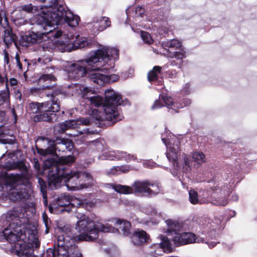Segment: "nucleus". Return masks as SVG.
I'll use <instances>...</instances> for the list:
<instances>
[{"label":"nucleus","instance_id":"c756f323","mask_svg":"<svg viewBox=\"0 0 257 257\" xmlns=\"http://www.w3.org/2000/svg\"><path fill=\"white\" fill-rule=\"evenodd\" d=\"M79 177L82 179L81 183L86 184V186L84 188H87L88 186L92 184L93 178L92 175L87 172H79Z\"/></svg>","mask_w":257,"mask_h":257},{"label":"nucleus","instance_id":"79ce46f5","mask_svg":"<svg viewBox=\"0 0 257 257\" xmlns=\"http://www.w3.org/2000/svg\"><path fill=\"white\" fill-rule=\"evenodd\" d=\"M89 147L96 152H99L102 150L103 144L100 141L96 140L89 143Z\"/></svg>","mask_w":257,"mask_h":257},{"label":"nucleus","instance_id":"052dcab7","mask_svg":"<svg viewBox=\"0 0 257 257\" xmlns=\"http://www.w3.org/2000/svg\"><path fill=\"white\" fill-rule=\"evenodd\" d=\"M207 243L208 244L209 247L210 248L214 247L216 245V242L214 241L208 242Z\"/></svg>","mask_w":257,"mask_h":257},{"label":"nucleus","instance_id":"473e14b6","mask_svg":"<svg viewBox=\"0 0 257 257\" xmlns=\"http://www.w3.org/2000/svg\"><path fill=\"white\" fill-rule=\"evenodd\" d=\"M162 45L163 46L172 48L177 50L180 48L182 46V43L180 41L177 39H172L163 41Z\"/></svg>","mask_w":257,"mask_h":257},{"label":"nucleus","instance_id":"58836bf2","mask_svg":"<svg viewBox=\"0 0 257 257\" xmlns=\"http://www.w3.org/2000/svg\"><path fill=\"white\" fill-rule=\"evenodd\" d=\"M9 23L6 13L3 10H0V27L4 29L9 27Z\"/></svg>","mask_w":257,"mask_h":257},{"label":"nucleus","instance_id":"bf43d9fd","mask_svg":"<svg viewBox=\"0 0 257 257\" xmlns=\"http://www.w3.org/2000/svg\"><path fill=\"white\" fill-rule=\"evenodd\" d=\"M62 32L61 31L58 30L55 32V34L53 35V36L56 38H58L62 35Z\"/></svg>","mask_w":257,"mask_h":257},{"label":"nucleus","instance_id":"f704fd0d","mask_svg":"<svg viewBox=\"0 0 257 257\" xmlns=\"http://www.w3.org/2000/svg\"><path fill=\"white\" fill-rule=\"evenodd\" d=\"M98 23L100 27V30L102 31L105 30L106 28L110 27L111 21L110 18L106 17H98Z\"/></svg>","mask_w":257,"mask_h":257},{"label":"nucleus","instance_id":"b1692460","mask_svg":"<svg viewBox=\"0 0 257 257\" xmlns=\"http://www.w3.org/2000/svg\"><path fill=\"white\" fill-rule=\"evenodd\" d=\"M161 242L158 244H155L151 246V247L156 248H161L165 251L170 252L172 250V245L170 242V240L167 237L165 236H160Z\"/></svg>","mask_w":257,"mask_h":257},{"label":"nucleus","instance_id":"f03ea898","mask_svg":"<svg viewBox=\"0 0 257 257\" xmlns=\"http://www.w3.org/2000/svg\"><path fill=\"white\" fill-rule=\"evenodd\" d=\"M75 161L73 156L61 157L58 162L55 163L53 159L44 162V166L47 168L48 184L51 189H56L62 185L63 181L69 190H77L84 188L86 184L81 183L79 172H72L68 167Z\"/></svg>","mask_w":257,"mask_h":257},{"label":"nucleus","instance_id":"774afa93","mask_svg":"<svg viewBox=\"0 0 257 257\" xmlns=\"http://www.w3.org/2000/svg\"><path fill=\"white\" fill-rule=\"evenodd\" d=\"M51 253H52V257H55V252L53 251H51Z\"/></svg>","mask_w":257,"mask_h":257},{"label":"nucleus","instance_id":"4c0bfd02","mask_svg":"<svg viewBox=\"0 0 257 257\" xmlns=\"http://www.w3.org/2000/svg\"><path fill=\"white\" fill-rule=\"evenodd\" d=\"M189 201L193 204H196L199 203H204V201H202L198 199V196L197 192L191 189L189 191Z\"/></svg>","mask_w":257,"mask_h":257},{"label":"nucleus","instance_id":"20e7f679","mask_svg":"<svg viewBox=\"0 0 257 257\" xmlns=\"http://www.w3.org/2000/svg\"><path fill=\"white\" fill-rule=\"evenodd\" d=\"M34 24L31 31H28L21 35L19 45L23 47H29L34 44L40 43L45 40L44 37L52 31L48 28L54 25L65 24L64 19L59 17L53 12H48L44 15H36L33 18Z\"/></svg>","mask_w":257,"mask_h":257},{"label":"nucleus","instance_id":"09e8293b","mask_svg":"<svg viewBox=\"0 0 257 257\" xmlns=\"http://www.w3.org/2000/svg\"><path fill=\"white\" fill-rule=\"evenodd\" d=\"M33 8L34 6H33L31 4L23 6L22 7V9L24 11H25L28 13L33 12L34 9Z\"/></svg>","mask_w":257,"mask_h":257},{"label":"nucleus","instance_id":"4d7b16f0","mask_svg":"<svg viewBox=\"0 0 257 257\" xmlns=\"http://www.w3.org/2000/svg\"><path fill=\"white\" fill-rule=\"evenodd\" d=\"M10 85L12 86H15L18 83L17 80L14 78H11L10 79Z\"/></svg>","mask_w":257,"mask_h":257},{"label":"nucleus","instance_id":"4468645a","mask_svg":"<svg viewBox=\"0 0 257 257\" xmlns=\"http://www.w3.org/2000/svg\"><path fill=\"white\" fill-rule=\"evenodd\" d=\"M135 192L136 193H145L152 196L160 193L159 185L150 180L135 181L133 185Z\"/></svg>","mask_w":257,"mask_h":257},{"label":"nucleus","instance_id":"72a5a7b5","mask_svg":"<svg viewBox=\"0 0 257 257\" xmlns=\"http://www.w3.org/2000/svg\"><path fill=\"white\" fill-rule=\"evenodd\" d=\"M184 232L179 233L178 232L173 236L172 241L176 246H181L185 245V242L184 240Z\"/></svg>","mask_w":257,"mask_h":257},{"label":"nucleus","instance_id":"a878e982","mask_svg":"<svg viewBox=\"0 0 257 257\" xmlns=\"http://www.w3.org/2000/svg\"><path fill=\"white\" fill-rule=\"evenodd\" d=\"M64 238H63L62 236H60L59 239L58 241V244L59 246H60V248L58 250V253L60 255V257H67L69 254H73L74 253V251L75 250V247L74 245H72L69 250L68 251H66L64 248V242H63V239Z\"/></svg>","mask_w":257,"mask_h":257},{"label":"nucleus","instance_id":"49530a36","mask_svg":"<svg viewBox=\"0 0 257 257\" xmlns=\"http://www.w3.org/2000/svg\"><path fill=\"white\" fill-rule=\"evenodd\" d=\"M169 56L171 58H175L178 60H183L186 57L185 53L180 52H174L173 53H169Z\"/></svg>","mask_w":257,"mask_h":257},{"label":"nucleus","instance_id":"5fc2aeb1","mask_svg":"<svg viewBox=\"0 0 257 257\" xmlns=\"http://www.w3.org/2000/svg\"><path fill=\"white\" fill-rule=\"evenodd\" d=\"M43 196V202L45 206H47L48 205V200H47V192H41Z\"/></svg>","mask_w":257,"mask_h":257},{"label":"nucleus","instance_id":"6e6552de","mask_svg":"<svg viewBox=\"0 0 257 257\" xmlns=\"http://www.w3.org/2000/svg\"><path fill=\"white\" fill-rule=\"evenodd\" d=\"M57 91H53L50 94L51 100L42 103L33 102L29 104V109L30 113H38L34 117L36 121L51 120V116L48 112L52 113L58 112L60 110V104L56 96Z\"/></svg>","mask_w":257,"mask_h":257},{"label":"nucleus","instance_id":"bb28decb","mask_svg":"<svg viewBox=\"0 0 257 257\" xmlns=\"http://www.w3.org/2000/svg\"><path fill=\"white\" fill-rule=\"evenodd\" d=\"M115 160H124L128 162L131 161L137 160V158L135 155L127 154L125 152L116 151H115Z\"/></svg>","mask_w":257,"mask_h":257},{"label":"nucleus","instance_id":"6ab92c4d","mask_svg":"<svg viewBox=\"0 0 257 257\" xmlns=\"http://www.w3.org/2000/svg\"><path fill=\"white\" fill-rule=\"evenodd\" d=\"M131 240L134 244L141 245L149 241V235L145 231L137 229L132 233Z\"/></svg>","mask_w":257,"mask_h":257},{"label":"nucleus","instance_id":"603ef678","mask_svg":"<svg viewBox=\"0 0 257 257\" xmlns=\"http://www.w3.org/2000/svg\"><path fill=\"white\" fill-rule=\"evenodd\" d=\"M78 44L80 48L89 47L90 46V43H89L87 40H82Z\"/></svg>","mask_w":257,"mask_h":257},{"label":"nucleus","instance_id":"c85d7f7f","mask_svg":"<svg viewBox=\"0 0 257 257\" xmlns=\"http://www.w3.org/2000/svg\"><path fill=\"white\" fill-rule=\"evenodd\" d=\"M192 158L186 154L183 155L182 169L186 174L190 173L192 170Z\"/></svg>","mask_w":257,"mask_h":257},{"label":"nucleus","instance_id":"37998d69","mask_svg":"<svg viewBox=\"0 0 257 257\" xmlns=\"http://www.w3.org/2000/svg\"><path fill=\"white\" fill-rule=\"evenodd\" d=\"M87 203V202L85 200L84 202L83 200L77 198L76 197L70 196V204L71 205L79 207L81 206H83L84 204Z\"/></svg>","mask_w":257,"mask_h":257},{"label":"nucleus","instance_id":"ea45409f","mask_svg":"<svg viewBox=\"0 0 257 257\" xmlns=\"http://www.w3.org/2000/svg\"><path fill=\"white\" fill-rule=\"evenodd\" d=\"M212 176V174L208 171L207 168H204L197 175V177L199 178L200 181H207L206 178H211Z\"/></svg>","mask_w":257,"mask_h":257},{"label":"nucleus","instance_id":"aec40b11","mask_svg":"<svg viewBox=\"0 0 257 257\" xmlns=\"http://www.w3.org/2000/svg\"><path fill=\"white\" fill-rule=\"evenodd\" d=\"M4 33V42L7 48H9L13 43L16 47H18L19 45L18 37L15 34L13 33L12 30L6 28Z\"/></svg>","mask_w":257,"mask_h":257},{"label":"nucleus","instance_id":"2eb2a0df","mask_svg":"<svg viewBox=\"0 0 257 257\" xmlns=\"http://www.w3.org/2000/svg\"><path fill=\"white\" fill-rule=\"evenodd\" d=\"M161 100L165 103V105L169 109L174 110L175 112H177V109L187 106L191 103V100L189 99H184L183 103H178L174 102L171 97L166 94H160L159 100H156L154 104L152 106V109H155L161 108L164 106L162 103Z\"/></svg>","mask_w":257,"mask_h":257},{"label":"nucleus","instance_id":"c9c22d12","mask_svg":"<svg viewBox=\"0 0 257 257\" xmlns=\"http://www.w3.org/2000/svg\"><path fill=\"white\" fill-rule=\"evenodd\" d=\"M192 159L198 164H201L206 161V157L204 154L200 151L195 152L192 154Z\"/></svg>","mask_w":257,"mask_h":257},{"label":"nucleus","instance_id":"f8f14e48","mask_svg":"<svg viewBox=\"0 0 257 257\" xmlns=\"http://www.w3.org/2000/svg\"><path fill=\"white\" fill-rule=\"evenodd\" d=\"M208 191L210 193V197L206 199L204 202H210L216 206H225L228 203L227 197L230 193L228 187L214 184L210 187Z\"/></svg>","mask_w":257,"mask_h":257},{"label":"nucleus","instance_id":"13d9d810","mask_svg":"<svg viewBox=\"0 0 257 257\" xmlns=\"http://www.w3.org/2000/svg\"><path fill=\"white\" fill-rule=\"evenodd\" d=\"M80 121L84 125H88L90 122V118H82Z\"/></svg>","mask_w":257,"mask_h":257},{"label":"nucleus","instance_id":"ddd939ff","mask_svg":"<svg viewBox=\"0 0 257 257\" xmlns=\"http://www.w3.org/2000/svg\"><path fill=\"white\" fill-rule=\"evenodd\" d=\"M46 140L47 141L48 148L44 150L41 149L39 152L43 156L53 154L56 150L60 152L61 150H62V151H64V148L70 151L73 148L72 142L69 139L55 138L52 139L46 138Z\"/></svg>","mask_w":257,"mask_h":257},{"label":"nucleus","instance_id":"a211bd4d","mask_svg":"<svg viewBox=\"0 0 257 257\" xmlns=\"http://www.w3.org/2000/svg\"><path fill=\"white\" fill-rule=\"evenodd\" d=\"M56 77L52 73L43 74L39 78L37 83L40 86L39 88L33 87L30 89V92L33 94L39 93L41 89L50 88V83L56 80Z\"/></svg>","mask_w":257,"mask_h":257},{"label":"nucleus","instance_id":"c03bdc74","mask_svg":"<svg viewBox=\"0 0 257 257\" xmlns=\"http://www.w3.org/2000/svg\"><path fill=\"white\" fill-rule=\"evenodd\" d=\"M141 37L144 42L146 44H151L153 42L151 35L147 32L141 31Z\"/></svg>","mask_w":257,"mask_h":257},{"label":"nucleus","instance_id":"a19ab883","mask_svg":"<svg viewBox=\"0 0 257 257\" xmlns=\"http://www.w3.org/2000/svg\"><path fill=\"white\" fill-rule=\"evenodd\" d=\"M98 158L101 160H115V151L111 150L104 151L102 155L99 156Z\"/></svg>","mask_w":257,"mask_h":257},{"label":"nucleus","instance_id":"2f4dec72","mask_svg":"<svg viewBox=\"0 0 257 257\" xmlns=\"http://www.w3.org/2000/svg\"><path fill=\"white\" fill-rule=\"evenodd\" d=\"M161 67L159 66L154 67L153 70L149 71L148 74V79L151 82L157 79L159 74H161Z\"/></svg>","mask_w":257,"mask_h":257},{"label":"nucleus","instance_id":"8fccbe9b","mask_svg":"<svg viewBox=\"0 0 257 257\" xmlns=\"http://www.w3.org/2000/svg\"><path fill=\"white\" fill-rule=\"evenodd\" d=\"M189 87H190V84L188 83H186L181 91V93L182 94H183L184 95L188 94L190 92Z\"/></svg>","mask_w":257,"mask_h":257},{"label":"nucleus","instance_id":"338daca9","mask_svg":"<svg viewBox=\"0 0 257 257\" xmlns=\"http://www.w3.org/2000/svg\"><path fill=\"white\" fill-rule=\"evenodd\" d=\"M39 167V164H37L36 163H35V168L37 169Z\"/></svg>","mask_w":257,"mask_h":257},{"label":"nucleus","instance_id":"412c9836","mask_svg":"<svg viewBox=\"0 0 257 257\" xmlns=\"http://www.w3.org/2000/svg\"><path fill=\"white\" fill-rule=\"evenodd\" d=\"M108 221L112 222H115V224L118 226V228L122 231L124 235L127 236L130 234L131 228L130 222L119 218H113Z\"/></svg>","mask_w":257,"mask_h":257},{"label":"nucleus","instance_id":"393cba45","mask_svg":"<svg viewBox=\"0 0 257 257\" xmlns=\"http://www.w3.org/2000/svg\"><path fill=\"white\" fill-rule=\"evenodd\" d=\"M184 240L185 242V245L195 242H203L204 241L203 238L196 237L194 233L186 232H184Z\"/></svg>","mask_w":257,"mask_h":257},{"label":"nucleus","instance_id":"e2e57ef3","mask_svg":"<svg viewBox=\"0 0 257 257\" xmlns=\"http://www.w3.org/2000/svg\"><path fill=\"white\" fill-rule=\"evenodd\" d=\"M16 59L17 64H22V63H21L20 60V57L18 54H17L16 56Z\"/></svg>","mask_w":257,"mask_h":257},{"label":"nucleus","instance_id":"e433bc0d","mask_svg":"<svg viewBox=\"0 0 257 257\" xmlns=\"http://www.w3.org/2000/svg\"><path fill=\"white\" fill-rule=\"evenodd\" d=\"M74 122L73 120L65 121L56 125V127L58 128V130L60 133H64L68 128L73 127Z\"/></svg>","mask_w":257,"mask_h":257},{"label":"nucleus","instance_id":"0e129e2a","mask_svg":"<svg viewBox=\"0 0 257 257\" xmlns=\"http://www.w3.org/2000/svg\"><path fill=\"white\" fill-rule=\"evenodd\" d=\"M133 73H134L133 70H130L129 74L126 77H125V78H128L130 77H132L133 76Z\"/></svg>","mask_w":257,"mask_h":257},{"label":"nucleus","instance_id":"423d86ee","mask_svg":"<svg viewBox=\"0 0 257 257\" xmlns=\"http://www.w3.org/2000/svg\"><path fill=\"white\" fill-rule=\"evenodd\" d=\"M69 76L78 77L87 76L93 82L99 85H102L108 82H115L118 80L119 75L113 74L115 70L114 66L101 65V68L97 65H88L83 67L82 65H69Z\"/></svg>","mask_w":257,"mask_h":257},{"label":"nucleus","instance_id":"4be33fe9","mask_svg":"<svg viewBox=\"0 0 257 257\" xmlns=\"http://www.w3.org/2000/svg\"><path fill=\"white\" fill-rule=\"evenodd\" d=\"M167 225V233L168 235H174L179 232L182 225L177 221L172 219H167L166 221Z\"/></svg>","mask_w":257,"mask_h":257},{"label":"nucleus","instance_id":"dca6fc26","mask_svg":"<svg viewBox=\"0 0 257 257\" xmlns=\"http://www.w3.org/2000/svg\"><path fill=\"white\" fill-rule=\"evenodd\" d=\"M162 140L167 149L166 154L168 160L172 163L174 169L178 170V163L177 162V159L180 152L179 142L178 140L175 139L173 144L172 140L168 142L167 139L163 137L162 138Z\"/></svg>","mask_w":257,"mask_h":257},{"label":"nucleus","instance_id":"f257e3e1","mask_svg":"<svg viewBox=\"0 0 257 257\" xmlns=\"http://www.w3.org/2000/svg\"><path fill=\"white\" fill-rule=\"evenodd\" d=\"M1 218L4 226H7L3 231H0V240H7L11 246L10 250L20 257H37L34 254L35 248L40 246V241L37 236L35 227L32 229L13 218Z\"/></svg>","mask_w":257,"mask_h":257},{"label":"nucleus","instance_id":"6e6d98bb","mask_svg":"<svg viewBox=\"0 0 257 257\" xmlns=\"http://www.w3.org/2000/svg\"><path fill=\"white\" fill-rule=\"evenodd\" d=\"M238 195L236 193H233L231 195V200L232 201H237L238 200Z\"/></svg>","mask_w":257,"mask_h":257},{"label":"nucleus","instance_id":"39448f33","mask_svg":"<svg viewBox=\"0 0 257 257\" xmlns=\"http://www.w3.org/2000/svg\"><path fill=\"white\" fill-rule=\"evenodd\" d=\"M21 173L11 174L10 175L3 173L4 176L0 177V192L5 187L7 191H10V198L14 201L19 199H28L31 193L30 189H27L24 184L25 178L28 173L27 167L22 163L16 165Z\"/></svg>","mask_w":257,"mask_h":257},{"label":"nucleus","instance_id":"5701e85b","mask_svg":"<svg viewBox=\"0 0 257 257\" xmlns=\"http://www.w3.org/2000/svg\"><path fill=\"white\" fill-rule=\"evenodd\" d=\"M107 185L108 188H112L116 192L120 194H132L134 190L133 187L126 185L115 184H108Z\"/></svg>","mask_w":257,"mask_h":257},{"label":"nucleus","instance_id":"a18cd8bd","mask_svg":"<svg viewBox=\"0 0 257 257\" xmlns=\"http://www.w3.org/2000/svg\"><path fill=\"white\" fill-rule=\"evenodd\" d=\"M9 98V93L5 91H0V106L4 103H8Z\"/></svg>","mask_w":257,"mask_h":257},{"label":"nucleus","instance_id":"de8ad7c7","mask_svg":"<svg viewBox=\"0 0 257 257\" xmlns=\"http://www.w3.org/2000/svg\"><path fill=\"white\" fill-rule=\"evenodd\" d=\"M38 183L40 186V190L41 192H47L46 190V183L45 181L41 178L38 177Z\"/></svg>","mask_w":257,"mask_h":257},{"label":"nucleus","instance_id":"9b49d317","mask_svg":"<svg viewBox=\"0 0 257 257\" xmlns=\"http://www.w3.org/2000/svg\"><path fill=\"white\" fill-rule=\"evenodd\" d=\"M70 87L72 89V95L87 100L91 107H98L101 105L103 106L104 101L103 97L99 95L91 96L93 94V91L91 89L79 84Z\"/></svg>","mask_w":257,"mask_h":257},{"label":"nucleus","instance_id":"864d4df0","mask_svg":"<svg viewBox=\"0 0 257 257\" xmlns=\"http://www.w3.org/2000/svg\"><path fill=\"white\" fill-rule=\"evenodd\" d=\"M135 11L136 14H138L140 15L141 17H142L145 12V10L142 7L138 6L136 7Z\"/></svg>","mask_w":257,"mask_h":257},{"label":"nucleus","instance_id":"cd10ccee","mask_svg":"<svg viewBox=\"0 0 257 257\" xmlns=\"http://www.w3.org/2000/svg\"><path fill=\"white\" fill-rule=\"evenodd\" d=\"M98 21V17H94L92 22L88 24V28L90 29L92 35H97L102 31V30H100V27Z\"/></svg>","mask_w":257,"mask_h":257},{"label":"nucleus","instance_id":"69168bd1","mask_svg":"<svg viewBox=\"0 0 257 257\" xmlns=\"http://www.w3.org/2000/svg\"><path fill=\"white\" fill-rule=\"evenodd\" d=\"M43 217L44 221L45 224H46V223H47L46 220L47 219V216L46 214H45V213H43Z\"/></svg>","mask_w":257,"mask_h":257},{"label":"nucleus","instance_id":"3c124183","mask_svg":"<svg viewBox=\"0 0 257 257\" xmlns=\"http://www.w3.org/2000/svg\"><path fill=\"white\" fill-rule=\"evenodd\" d=\"M145 167L153 168L155 167V164L151 160H147L143 163Z\"/></svg>","mask_w":257,"mask_h":257},{"label":"nucleus","instance_id":"f3484780","mask_svg":"<svg viewBox=\"0 0 257 257\" xmlns=\"http://www.w3.org/2000/svg\"><path fill=\"white\" fill-rule=\"evenodd\" d=\"M70 204V196L61 195L49 205V210L52 213H57L65 210V207Z\"/></svg>","mask_w":257,"mask_h":257},{"label":"nucleus","instance_id":"7ed1b4c3","mask_svg":"<svg viewBox=\"0 0 257 257\" xmlns=\"http://www.w3.org/2000/svg\"><path fill=\"white\" fill-rule=\"evenodd\" d=\"M76 229L80 232V234L76 236H72L71 238L67 236V238H68V239L64 237L63 234L58 236L57 240V245L58 246L57 250V257H60L58 250L60 248V246H59L58 241L60 236L64 238L62 240L63 241V242L64 243L63 247H64V249L66 251L69 250L72 245H74L75 247L74 253L69 254L67 257H78L81 255L79 253H77L78 248L74 243L73 239L79 241H92L98 238L99 232L106 233L111 232L113 231L114 228L107 223L106 224H103L100 218L98 217L91 216L90 217L85 215H82L77 222Z\"/></svg>","mask_w":257,"mask_h":257},{"label":"nucleus","instance_id":"0eeeda50","mask_svg":"<svg viewBox=\"0 0 257 257\" xmlns=\"http://www.w3.org/2000/svg\"><path fill=\"white\" fill-rule=\"evenodd\" d=\"M104 94V115L103 117L97 116L96 119L99 121V124L104 120L114 124L123 117L118 109V106L123 104L121 96L118 93L114 92L113 89L106 90Z\"/></svg>","mask_w":257,"mask_h":257},{"label":"nucleus","instance_id":"1a4fd4ad","mask_svg":"<svg viewBox=\"0 0 257 257\" xmlns=\"http://www.w3.org/2000/svg\"><path fill=\"white\" fill-rule=\"evenodd\" d=\"M119 50L115 48H101L92 51L89 54L87 58L81 62L86 63L103 62L105 64H114L115 62L119 59Z\"/></svg>","mask_w":257,"mask_h":257},{"label":"nucleus","instance_id":"7c9ffc66","mask_svg":"<svg viewBox=\"0 0 257 257\" xmlns=\"http://www.w3.org/2000/svg\"><path fill=\"white\" fill-rule=\"evenodd\" d=\"M131 170V167L128 165H122L113 167L110 170L109 173L112 175H119L122 173H127Z\"/></svg>","mask_w":257,"mask_h":257},{"label":"nucleus","instance_id":"680f3d73","mask_svg":"<svg viewBox=\"0 0 257 257\" xmlns=\"http://www.w3.org/2000/svg\"><path fill=\"white\" fill-rule=\"evenodd\" d=\"M5 59L6 62L7 63V64H8L9 63V55L7 53H5Z\"/></svg>","mask_w":257,"mask_h":257},{"label":"nucleus","instance_id":"9d476101","mask_svg":"<svg viewBox=\"0 0 257 257\" xmlns=\"http://www.w3.org/2000/svg\"><path fill=\"white\" fill-rule=\"evenodd\" d=\"M24 210V212L21 208L10 210L6 214H3V218H9L10 220H12L13 218L15 221H19L20 224H24L30 228L32 225L30 219L36 212L34 203L27 202L25 205Z\"/></svg>","mask_w":257,"mask_h":257}]
</instances>
